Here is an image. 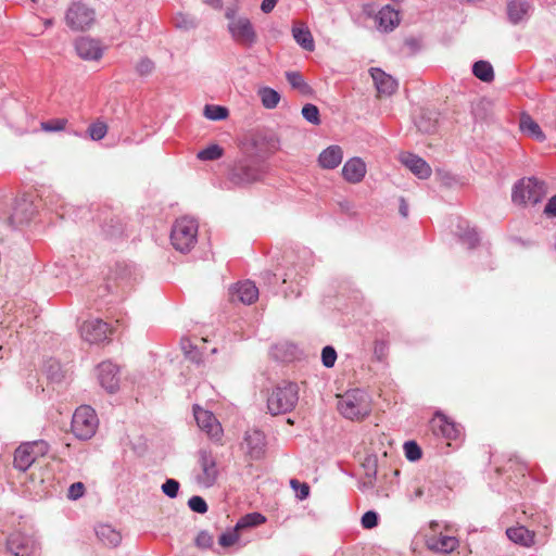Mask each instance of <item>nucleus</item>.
<instances>
[{
  "label": "nucleus",
  "instance_id": "nucleus-23",
  "mask_svg": "<svg viewBox=\"0 0 556 556\" xmlns=\"http://www.w3.org/2000/svg\"><path fill=\"white\" fill-rule=\"evenodd\" d=\"M372 80L379 94L391 96L397 88L396 80L380 68H371Z\"/></svg>",
  "mask_w": 556,
  "mask_h": 556
},
{
  "label": "nucleus",
  "instance_id": "nucleus-46",
  "mask_svg": "<svg viewBox=\"0 0 556 556\" xmlns=\"http://www.w3.org/2000/svg\"><path fill=\"white\" fill-rule=\"evenodd\" d=\"M179 490V482L175 479H167L163 485L162 491L170 498L177 496Z\"/></svg>",
  "mask_w": 556,
  "mask_h": 556
},
{
  "label": "nucleus",
  "instance_id": "nucleus-20",
  "mask_svg": "<svg viewBox=\"0 0 556 556\" xmlns=\"http://www.w3.org/2000/svg\"><path fill=\"white\" fill-rule=\"evenodd\" d=\"M401 162L418 178L427 179L431 175V167L428 163L413 153H403L400 156Z\"/></svg>",
  "mask_w": 556,
  "mask_h": 556
},
{
  "label": "nucleus",
  "instance_id": "nucleus-40",
  "mask_svg": "<svg viewBox=\"0 0 556 556\" xmlns=\"http://www.w3.org/2000/svg\"><path fill=\"white\" fill-rule=\"evenodd\" d=\"M239 531L237 530V526L232 530L224 532L218 538V543L224 547L232 546L236 542L239 541Z\"/></svg>",
  "mask_w": 556,
  "mask_h": 556
},
{
  "label": "nucleus",
  "instance_id": "nucleus-61",
  "mask_svg": "<svg viewBox=\"0 0 556 556\" xmlns=\"http://www.w3.org/2000/svg\"><path fill=\"white\" fill-rule=\"evenodd\" d=\"M424 489L421 486H417L412 495V498H420L424 496Z\"/></svg>",
  "mask_w": 556,
  "mask_h": 556
},
{
  "label": "nucleus",
  "instance_id": "nucleus-34",
  "mask_svg": "<svg viewBox=\"0 0 556 556\" xmlns=\"http://www.w3.org/2000/svg\"><path fill=\"white\" fill-rule=\"evenodd\" d=\"M457 235L464 240L469 248H473L479 242V236L475 229H470L465 222L457 226Z\"/></svg>",
  "mask_w": 556,
  "mask_h": 556
},
{
  "label": "nucleus",
  "instance_id": "nucleus-21",
  "mask_svg": "<svg viewBox=\"0 0 556 556\" xmlns=\"http://www.w3.org/2000/svg\"><path fill=\"white\" fill-rule=\"evenodd\" d=\"M366 175V164L359 157H352L342 167L343 178L351 184H357Z\"/></svg>",
  "mask_w": 556,
  "mask_h": 556
},
{
  "label": "nucleus",
  "instance_id": "nucleus-41",
  "mask_svg": "<svg viewBox=\"0 0 556 556\" xmlns=\"http://www.w3.org/2000/svg\"><path fill=\"white\" fill-rule=\"evenodd\" d=\"M404 452L406 458L412 462L418 460L421 457V450L414 441L405 442Z\"/></svg>",
  "mask_w": 556,
  "mask_h": 556
},
{
  "label": "nucleus",
  "instance_id": "nucleus-44",
  "mask_svg": "<svg viewBox=\"0 0 556 556\" xmlns=\"http://www.w3.org/2000/svg\"><path fill=\"white\" fill-rule=\"evenodd\" d=\"M154 62L149 58H142L136 66L137 73L141 76L150 75L154 71Z\"/></svg>",
  "mask_w": 556,
  "mask_h": 556
},
{
  "label": "nucleus",
  "instance_id": "nucleus-30",
  "mask_svg": "<svg viewBox=\"0 0 556 556\" xmlns=\"http://www.w3.org/2000/svg\"><path fill=\"white\" fill-rule=\"evenodd\" d=\"M472 74L484 83H491L494 79V71L488 61H477L472 65Z\"/></svg>",
  "mask_w": 556,
  "mask_h": 556
},
{
  "label": "nucleus",
  "instance_id": "nucleus-43",
  "mask_svg": "<svg viewBox=\"0 0 556 556\" xmlns=\"http://www.w3.org/2000/svg\"><path fill=\"white\" fill-rule=\"evenodd\" d=\"M188 506L192 511L204 514L207 511V504L206 502L198 495H194L189 498Z\"/></svg>",
  "mask_w": 556,
  "mask_h": 556
},
{
  "label": "nucleus",
  "instance_id": "nucleus-10",
  "mask_svg": "<svg viewBox=\"0 0 556 556\" xmlns=\"http://www.w3.org/2000/svg\"><path fill=\"white\" fill-rule=\"evenodd\" d=\"M7 549L12 556H31L38 549V543L30 535L14 532L7 540Z\"/></svg>",
  "mask_w": 556,
  "mask_h": 556
},
{
  "label": "nucleus",
  "instance_id": "nucleus-45",
  "mask_svg": "<svg viewBox=\"0 0 556 556\" xmlns=\"http://www.w3.org/2000/svg\"><path fill=\"white\" fill-rule=\"evenodd\" d=\"M66 123H67L66 119H63V118L51 119V121L41 123V128L45 131H60L65 128Z\"/></svg>",
  "mask_w": 556,
  "mask_h": 556
},
{
  "label": "nucleus",
  "instance_id": "nucleus-39",
  "mask_svg": "<svg viewBox=\"0 0 556 556\" xmlns=\"http://www.w3.org/2000/svg\"><path fill=\"white\" fill-rule=\"evenodd\" d=\"M88 132L92 140L98 141L105 137L108 132V126L102 122H97L89 126Z\"/></svg>",
  "mask_w": 556,
  "mask_h": 556
},
{
  "label": "nucleus",
  "instance_id": "nucleus-64",
  "mask_svg": "<svg viewBox=\"0 0 556 556\" xmlns=\"http://www.w3.org/2000/svg\"><path fill=\"white\" fill-rule=\"evenodd\" d=\"M52 25H53V21H52V20H50V18H49V20H46V21H45V26H46V27H50V26H52Z\"/></svg>",
  "mask_w": 556,
  "mask_h": 556
},
{
  "label": "nucleus",
  "instance_id": "nucleus-8",
  "mask_svg": "<svg viewBox=\"0 0 556 556\" xmlns=\"http://www.w3.org/2000/svg\"><path fill=\"white\" fill-rule=\"evenodd\" d=\"M65 22L73 30H85L93 24L94 11L84 2H74L66 10Z\"/></svg>",
  "mask_w": 556,
  "mask_h": 556
},
{
  "label": "nucleus",
  "instance_id": "nucleus-18",
  "mask_svg": "<svg viewBox=\"0 0 556 556\" xmlns=\"http://www.w3.org/2000/svg\"><path fill=\"white\" fill-rule=\"evenodd\" d=\"M77 54L86 61H97L102 58L103 49L98 40L80 37L75 41Z\"/></svg>",
  "mask_w": 556,
  "mask_h": 556
},
{
  "label": "nucleus",
  "instance_id": "nucleus-60",
  "mask_svg": "<svg viewBox=\"0 0 556 556\" xmlns=\"http://www.w3.org/2000/svg\"><path fill=\"white\" fill-rule=\"evenodd\" d=\"M374 485H375V483H374L372 479H369V480L364 479V481L362 482V486L361 488L363 490H366V489H372Z\"/></svg>",
  "mask_w": 556,
  "mask_h": 556
},
{
  "label": "nucleus",
  "instance_id": "nucleus-54",
  "mask_svg": "<svg viewBox=\"0 0 556 556\" xmlns=\"http://www.w3.org/2000/svg\"><path fill=\"white\" fill-rule=\"evenodd\" d=\"M417 127L422 132H432L435 129V123H425L424 117H421L420 121L417 122Z\"/></svg>",
  "mask_w": 556,
  "mask_h": 556
},
{
  "label": "nucleus",
  "instance_id": "nucleus-11",
  "mask_svg": "<svg viewBox=\"0 0 556 556\" xmlns=\"http://www.w3.org/2000/svg\"><path fill=\"white\" fill-rule=\"evenodd\" d=\"M198 462L201 467V473L198 476V482L206 488L212 486L218 477L215 456L207 450H200Z\"/></svg>",
  "mask_w": 556,
  "mask_h": 556
},
{
  "label": "nucleus",
  "instance_id": "nucleus-33",
  "mask_svg": "<svg viewBox=\"0 0 556 556\" xmlns=\"http://www.w3.org/2000/svg\"><path fill=\"white\" fill-rule=\"evenodd\" d=\"M266 521V518L260 513H251L241 517L237 522V530L250 529L260 526Z\"/></svg>",
  "mask_w": 556,
  "mask_h": 556
},
{
  "label": "nucleus",
  "instance_id": "nucleus-4",
  "mask_svg": "<svg viewBox=\"0 0 556 556\" xmlns=\"http://www.w3.org/2000/svg\"><path fill=\"white\" fill-rule=\"evenodd\" d=\"M198 223L190 217H181L175 222L170 232L173 247L181 252H189L197 243Z\"/></svg>",
  "mask_w": 556,
  "mask_h": 556
},
{
  "label": "nucleus",
  "instance_id": "nucleus-56",
  "mask_svg": "<svg viewBox=\"0 0 556 556\" xmlns=\"http://www.w3.org/2000/svg\"><path fill=\"white\" fill-rule=\"evenodd\" d=\"M238 7L235 4V5H231V7H227L226 8V11H225V16L226 18L229 20V22L231 21H236L238 17L236 16L237 13H238Z\"/></svg>",
  "mask_w": 556,
  "mask_h": 556
},
{
  "label": "nucleus",
  "instance_id": "nucleus-26",
  "mask_svg": "<svg viewBox=\"0 0 556 556\" xmlns=\"http://www.w3.org/2000/svg\"><path fill=\"white\" fill-rule=\"evenodd\" d=\"M98 539L108 546H116L121 543L122 536L118 531L109 525H100L96 528Z\"/></svg>",
  "mask_w": 556,
  "mask_h": 556
},
{
  "label": "nucleus",
  "instance_id": "nucleus-31",
  "mask_svg": "<svg viewBox=\"0 0 556 556\" xmlns=\"http://www.w3.org/2000/svg\"><path fill=\"white\" fill-rule=\"evenodd\" d=\"M257 93L261 98L263 106L266 109H275L280 101L279 92L270 87H262L258 89Z\"/></svg>",
  "mask_w": 556,
  "mask_h": 556
},
{
  "label": "nucleus",
  "instance_id": "nucleus-57",
  "mask_svg": "<svg viewBox=\"0 0 556 556\" xmlns=\"http://www.w3.org/2000/svg\"><path fill=\"white\" fill-rule=\"evenodd\" d=\"M27 219H28V217H20L18 216V208H15V212L10 217V223L12 225H17V224H22V223L26 222Z\"/></svg>",
  "mask_w": 556,
  "mask_h": 556
},
{
  "label": "nucleus",
  "instance_id": "nucleus-36",
  "mask_svg": "<svg viewBox=\"0 0 556 556\" xmlns=\"http://www.w3.org/2000/svg\"><path fill=\"white\" fill-rule=\"evenodd\" d=\"M228 110L225 106L207 104L204 108V116L211 121H220L226 118Z\"/></svg>",
  "mask_w": 556,
  "mask_h": 556
},
{
  "label": "nucleus",
  "instance_id": "nucleus-42",
  "mask_svg": "<svg viewBox=\"0 0 556 556\" xmlns=\"http://www.w3.org/2000/svg\"><path fill=\"white\" fill-rule=\"evenodd\" d=\"M336 359H337L336 350L330 345L325 346L321 351L323 365L327 368H331V367H333Z\"/></svg>",
  "mask_w": 556,
  "mask_h": 556
},
{
  "label": "nucleus",
  "instance_id": "nucleus-62",
  "mask_svg": "<svg viewBox=\"0 0 556 556\" xmlns=\"http://www.w3.org/2000/svg\"><path fill=\"white\" fill-rule=\"evenodd\" d=\"M204 2L214 8H219L222 5V0H204Z\"/></svg>",
  "mask_w": 556,
  "mask_h": 556
},
{
  "label": "nucleus",
  "instance_id": "nucleus-63",
  "mask_svg": "<svg viewBox=\"0 0 556 556\" xmlns=\"http://www.w3.org/2000/svg\"><path fill=\"white\" fill-rule=\"evenodd\" d=\"M278 140L277 139H273V142L270 143V148L274 149V150H277L279 147H278Z\"/></svg>",
  "mask_w": 556,
  "mask_h": 556
},
{
  "label": "nucleus",
  "instance_id": "nucleus-3",
  "mask_svg": "<svg viewBox=\"0 0 556 556\" xmlns=\"http://www.w3.org/2000/svg\"><path fill=\"white\" fill-rule=\"evenodd\" d=\"M338 409L348 419H362L370 413L369 396L359 389L348 391L339 396Z\"/></svg>",
  "mask_w": 556,
  "mask_h": 556
},
{
  "label": "nucleus",
  "instance_id": "nucleus-28",
  "mask_svg": "<svg viewBox=\"0 0 556 556\" xmlns=\"http://www.w3.org/2000/svg\"><path fill=\"white\" fill-rule=\"evenodd\" d=\"M520 129L522 132L538 139L539 141L545 140V135L541 130L539 124L528 114H522L520 117Z\"/></svg>",
  "mask_w": 556,
  "mask_h": 556
},
{
  "label": "nucleus",
  "instance_id": "nucleus-37",
  "mask_svg": "<svg viewBox=\"0 0 556 556\" xmlns=\"http://www.w3.org/2000/svg\"><path fill=\"white\" fill-rule=\"evenodd\" d=\"M223 149L218 144H211L207 148L198 152V159L202 161L218 160L223 155Z\"/></svg>",
  "mask_w": 556,
  "mask_h": 556
},
{
  "label": "nucleus",
  "instance_id": "nucleus-50",
  "mask_svg": "<svg viewBox=\"0 0 556 556\" xmlns=\"http://www.w3.org/2000/svg\"><path fill=\"white\" fill-rule=\"evenodd\" d=\"M195 543L199 547L206 548L213 544V536L205 531L198 534Z\"/></svg>",
  "mask_w": 556,
  "mask_h": 556
},
{
  "label": "nucleus",
  "instance_id": "nucleus-35",
  "mask_svg": "<svg viewBox=\"0 0 556 556\" xmlns=\"http://www.w3.org/2000/svg\"><path fill=\"white\" fill-rule=\"evenodd\" d=\"M286 78L292 88L299 90L303 94L311 92V87L305 83L303 76L299 72H287Z\"/></svg>",
  "mask_w": 556,
  "mask_h": 556
},
{
  "label": "nucleus",
  "instance_id": "nucleus-24",
  "mask_svg": "<svg viewBox=\"0 0 556 556\" xmlns=\"http://www.w3.org/2000/svg\"><path fill=\"white\" fill-rule=\"evenodd\" d=\"M343 159V151L340 146H329L323 150L318 156V164L324 169H333L338 167Z\"/></svg>",
  "mask_w": 556,
  "mask_h": 556
},
{
  "label": "nucleus",
  "instance_id": "nucleus-14",
  "mask_svg": "<svg viewBox=\"0 0 556 556\" xmlns=\"http://www.w3.org/2000/svg\"><path fill=\"white\" fill-rule=\"evenodd\" d=\"M195 421L201 430L212 439L218 441L222 437L223 429L216 417L208 410L195 405L193 407Z\"/></svg>",
  "mask_w": 556,
  "mask_h": 556
},
{
  "label": "nucleus",
  "instance_id": "nucleus-17",
  "mask_svg": "<svg viewBox=\"0 0 556 556\" xmlns=\"http://www.w3.org/2000/svg\"><path fill=\"white\" fill-rule=\"evenodd\" d=\"M247 454L252 459H261L266 452L265 434L256 429L248 430L244 434Z\"/></svg>",
  "mask_w": 556,
  "mask_h": 556
},
{
  "label": "nucleus",
  "instance_id": "nucleus-55",
  "mask_svg": "<svg viewBox=\"0 0 556 556\" xmlns=\"http://www.w3.org/2000/svg\"><path fill=\"white\" fill-rule=\"evenodd\" d=\"M278 0H263L261 10L264 13H270L276 7Z\"/></svg>",
  "mask_w": 556,
  "mask_h": 556
},
{
  "label": "nucleus",
  "instance_id": "nucleus-22",
  "mask_svg": "<svg viewBox=\"0 0 556 556\" xmlns=\"http://www.w3.org/2000/svg\"><path fill=\"white\" fill-rule=\"evenodd\" d=\"M400 14L390 5H386L379 10L376 15L378 29L384 33L392 31L400 24Z\"/></svg>",
  "mask_w": 556,
  "mask_h": 556
},
{
  "label": "nucleus",
  "instance_id": "nucleus-59",
  "mask_svg": "<svg viewBox=\"0 0 556 556\" xmlns=\"http://www.w3.org/2000/svg\"><path fill=\"white\" fill-rule=\"evenodd\" d=\"M376 473H377V469H376V465H374L372 468L367 469L365 479L366 480L372 479V481H375Z\"/></svg>",
  "mask_w": 556,
  "mask_h": 556
},
{
  "label": "nucleus",
  "instance_id": "nucleus-51",
  "mask_svg": "<svg viewBox=\"0 0 556 556\" xmlns=\"http://www.w3.org/2000/svg\"><path fill=\"white\" fill-rule=\"evenodd\" d=\"M544 213L547 216L556 217V195L552 197L545 205Z\"/></svg>",
  "mask_w": 556,
  "mask_h": 556
},
{
  "label": "nucleus",
  "instance_id": "nucleus-47",
  "mask_svg": "<svg viewBox=\"0 0 556 556\" xmlns=\"http://www.w3.org/2000/svg\"><path fill=\"white\" fill-rule=\"evenodd\" d=\"M85 490L86 489L83 482H75L68 488L67 497L70 500L76 501L84 495Z\"/></svg>",
  "mask_w": 556,
  "mask_h": 556
},
{
  "label": "nucleus",
  "instance_id": "nucleus-5",
  "mask_svg": "<svg viewBox=\"0 0 556 556\" xmlns=\"http://www.w3.org/2000/svg\"><path fill=\"white\" fill-rule=\"evenodd\" d=\"M98 425L94 409L88 405H81L73 415L72 431L77 439L85 441L94 435Z\"/></svg>",
  "mask_w": 556,
  "mask_h": 556
},
{
  "label": "nucleus",
  "instance_id": "nucleus-15",
  "mask_svg": "<svg viewBox=\"0 0 556 556\" xmlns=\"http://www.w3.org/2000/svg\"><path fill=\"white\" fill-rule=\"evenodd\" d=\"M81 338L91 343H100L108 339L109 326L101 319H91L80 326Z\"/></svg>",
  "mask_w": 556,
  "mask_h": 556
},
{
  "label": "nucleus",
  "instance_id": "nucleus-49",
  "mask_svg": "<svg viewBox=\"0 0 556 556\" xmlns=\"http://www.w3.org/2000/svg\"><path fill=\"white\" fill-rule=\"evenodd\" d=\"M378 523V514L376 511H366L362 517V526L365 529H372Z\"/></svg>",
  "mask_w": 556,
  "mask_h": 556
},
{
  "label": "nucleus",
  "instance_id": "nucleus-32",
  "mask_svg": "<svg viewBox=\"0 0 556 556\" xmlns=\"http://www.w3.org/2000/svg\"><path fill=\"white\" fill-rule=\"evenodd\" d=\"M173 23L176 28L185 31L194 29L199 24L194 16L181 12L174 15Z\"/></svg>",
  "mask_w": 556,
  "mask_h": 556
},
{
  "label": "nucleus",
  "instance_id": "nucleus-19",
  "mask_svg": "<svg viewBox=\"0 0 556 556\" xmlns=\"http://www.w3.org/2000/svg\"><path fill=\"white\" fill-rule=\"evenodd\" d=\"M508 21L517 25L529 18L532 4L528 0H509L506 5Z\"/></svg>",
  "mask_w": 556,
  "mask_h": 556
},
{
  "label": "nucleus",
  "instance_id": "nucleus-58",
  "mask_svg": "<svg viewBox=\"0 0 556 556\" xmlns=\"http://www.w3.org/2000/svg\"><path fill=\"white\" fill-rule=\"evenodd\" d=\"M400 214L403 217H407L408 215V205L403 198L400 200Z\"/></svg>",
  "mask_w": 556,
  "mask_h": 556
},
{
  "label": "nucleus",
  "instance_id": "nucleus-16",
  "mask_svg": "<svg viewBox=\"0 0 556 556\" xmlns=\"http://www.w3.org/2000/svg\"><path fill=\"white\" fill-rule=\"evenodd\" d=\"M229 296L232 302L252 304L258 298V289L250 280L238 282L229 289Z\"/></svg>",
  "mask_w": 556,
  "mask_h": 556
},
{
  "label": "nucleus",
  "instance_id": "nucleus-52",
  "mask_svg": "<svg viewBox=\"0 0 556 556\" xmlns=\"http://www.w3.org/2000/svg\"><path fill=\"white\" fill-rule=\"evenodd\" d=\"M387 344L383 341H376L375 343V354L378 357V359H382L387 352Z\"/></svg>",
  "mask_w": 556,
  "mask_h": 556
},
{
  "label": "nucleus",
  "instance_id": "nucleus-7",
  "mask_svg": "<svg viewBox=\"0 0 556 556\" xmlns=\"http://www.w3.org/2000/svg\"><path fill=\"white\" fill-rule=\"evenodd\" d=\"M48 451L49 445L43 440L23 443L15 450L14 467L21 471H26L37 458L45 456Z\"/></svg>",
  "mask_w": 556,
  "mask_h": 556
},
{
  "label": "nucleus",
  "instance_id": "nucleus-13",
  "mask_svg": "<svg viewBox=\"0 0 556 556\" xmlns=\"http://www.w3.org/2000/svg\"><path fill=\"white\" fill-rule=\"evenodd\" d=\"M97 377L100 386L109 393H114L119 388V368L110 361L102 362L97 367Z\"/></svg>",
  "mask_w": 556,
  "mask_h": 556
},
{
  "label": "nucleus",
  "instance_id": "nucleus-53",
  "mask_svg": "<svg viewBox=\"0 0 556 556\" xmlns=\"http://www.w3.org/2000/svg\"><path fill=\"white\" fill-rule=\"evenodd\" d=\"M404 45L410 50L412 53H415L420 48V42L417 38L408 37L405 39Z\"/></svg>",
  "mask_w": 556,
  "mask_h": 556
},
{
  "label": "nucleus",
  "instance_id": "nucleus-9",
  "mask_svg": "<svg viewBox=\"0 0 556 556\" xmlns=\"http://www.w3.org/2000/svg\"><path fill=\"white\" fill-rule=\"evenodd\" d=\"M228 31L236 42L245 47H252L257 40L253 25L245 16H240L236 21L229 22Z\"/></svg>",
  "mask_w": 556,
  "mask_h": 556
},
{
  "label": "nucleus",
  "instance_id": "nucleus-6",
  "mask_svg": "<svg viewBox=\"0 0 556 556\" xmlns=\"http://www.w3.org/2000/svg\"><path fill=\"white\" fill-rule=\"evenodd\" d=\"M545 184L534 177L523 178L515 185L511 199L516 204H536L545 195Z\"/></svg>",
  "mask_w": 556,
  "mask_h": 556
},
{
  "label": "nucleus",
  "instance_id": "nucleus-48",
  "mask_svg": "<svg viewBox=\"0 0 556 556\" xmlns=\"http://www.w3.org/2000/svg\"><path fill=\"white\" fill-rule=\"evenodd\" d=\"M290 484L291 486L295 490V491H299L296 493V496L299 500H305L308 495H309V486L308 484L306 483H300L298 480L295 479H292L290 481Z\"/></svg>",
  "mask_w": 556,
  "mask_h": 556
},
{
  "label": "nucleus",
  "instance_id": "nucleus-38",
  "mask_svg": "<svg viewBox=\"0 0 556 556\" xmlns=\"http://www.w3.org/2000/svg\"><path fill=\"white\" fill-rule=\"evenodd\" d=\"M303 117L313 125L320 124L319 110L316 105L307 103L302 108Z\"/></svg>",
  "mask_w": 556,
  "mask_h": 556
},
{
  "label": "nucleus",
  "instance_id": "nucleus-2",
  "mask_svg": "<svg viewBox=\"0 0 556 556\" xmlns=\"http://www.w3.org/2000/svg\"><path fill=\"white\" fill-rule=\"evenodd\" d=\"M264 174V164L255 159H243L229 168L227 179L232 186L243 188L261 180Z\"/></svg>",
  "mask_w": 556,
  "mask_h": 556
},
{
  "label": "nucleus",
  "instance_id": "nucleus-12",
  "mask_svg": "<svg viewBox=\"0 0 556 556\" xmlns=\"http://www.w3.org/2000/svg\"><path fill=\"white\" fill-rule=\"evenodd\" d=\"M430 428L435 437L446 440H456L462 434L459 425L450 420L444 414L438 412L430 421Z\"/></svg>",
  "mask_w": 556,
  "mask_h": 556
},
{
  "label": "nucleus",
  "instance_id": "nucleus-1",
  "mask_svg": "<svg viewBox=\"0 0 556 556\" xmlns=\"http://www.w3.org/2000/svg\"><path fill=\"white\" fill-rule=\"evenodd\" d=\"M299 401V387L294 382L282 381L267 394V409L273 416L291 412Z\"/></svg>",
  "mask_w": 556,
  "mask_h": 556
},
{
  "label": "nucleus",
  "instance_id": "nucleus-29",
  "mask_svg": "<svg viewBox=\"0 0 556 556\" xmlns=\"http://www.w3.org/2000/svg\"><path fill=\"white\" fill-rule=\"evenodd\" d=\"M458 545V541L454 536L443 535L439 539L428 541L429 548L440 553H451Z\"/></svg>",
  "mask_w": 556,
  "mask_h": 556
},
{
  "label": "nucleus",
  "instance_id": "nucleus-27",
  "mask_svg": "<svg viewBox=\"0 0 556 556\" xmlns=\"http://www.w3.org/2000/svg\"><path fill=\"white\" fill-rule=\"evenodd\" d=\"M292 35L296 43L304 50L313 51L315 49L312 33L306 26H294L292 28Z\"/></svg>",
  "mask_w": 556,
  "mask_h": 556
},
{
  "label": "nucleus",
  "instance_id": "nucleus-25",
  "mask_svg": "<svg viewBox=\"0 0 556 556\" xmlns=\"http://www.w3.org/2000/svg\"><path fill=\"white\" fill-rule=\"evenodd\" d=\"M506 535L510 541L521 546L529 547L534 543V532L523 526L508 528Z\"/></svg>",
  "mask_w": 556,
  "mask_h": 556
}]
</instances>
